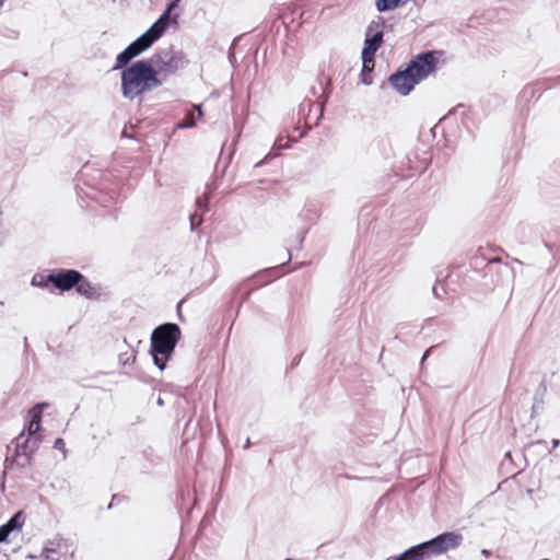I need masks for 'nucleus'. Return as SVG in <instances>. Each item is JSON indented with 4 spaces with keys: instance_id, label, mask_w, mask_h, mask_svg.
<instances>
[{
    "instance_id": "nucleus-16",
    "label": "nucleus",
    "mask_w": 560,
    "mask_h": 560,
    "mask_svg": "<svg viewBox=\"0 0 560 560\" xmlns=\"http://www.w3.org/2000/svg\"><path fill=\"white\" fill-rule=\"evenodd\" d=\"M40 429V413L34 412L31 416V420L28 421L27 425L24 428V432L27 431V435L30 438H38L37 433Z\"/></svg>"
},
{
    "instance_id": "nucleus-29",
    "label": "nucleus",
    "mask_w": 560,
    "mask_h": 560,
    "mask_svg": "<svg viewBox=\"0 0 560 560\" xmlns=\"http://www.w3.org/2000/svg\"><path fill=\"white\" fill-rule=\"evenodd\" d=\"M206 199H208V197H207ZM196 205H197V207H198L199 209H203L205 211L207 210V200H203V199H201V198H198V199L196 200Z\"/></svg>"
},
{
    "instance_id": "nucleus-9",
    "label": "nucleus",
    "mask_w": 560,
    "mask_h": 560,
    "mask_svg": "<svg viewBox=\"0 0 560 560\" xmlns=\"http://www.w3.org/2000/svg\"><path fill=\"white\" fill-rule=\"evenodd\" d=\"M82 273L74 269H59L48 275L50 283L60 291H69L77 285Z\"/></svg>"
},
{
    "instance_id": "nucleus-18",
    "label": "nucleus",
    "mask_w": 560,
    "mask_h": 560,
    "mask_svg": "<svg viewBox=\"0 0 560 560\" xmlns=\"http://www.w3.org/2000/svg\"><path fill=\"white\" fill-rule=\"evenodd\" d=\"M23 512L19 511L13 516L10 517V520L5 523V526L12 532L19 530L23 526Z\"/></svg>"
},
{
    "instance_id": "nucleus-2",
    "label": "nucleus",
    "mask_w": 560,
    "mask_h": 560,
    "mask_svg": "<svg viewBox=\"0 0 560 560\" xmlns=\"http://www.w3.org/2000/svg\"><path fill=\"white\" fill-rule=\"evenodd\" d=\"M180 328L175 323L156 326L151 334L150 354L155 366L163 371L180 339Z\"/></svg>"
},
{
    "instance_id": "nucleus-35",
    "label": "nucleus",
    "mask_w": 560,
    "mask_h": 560,
    "mask_svg": "<svg viewBox=\"0 0 560 560\" xmlns=\"http://www.w3.org/2000/svg\"><path fill=\"white\" fill-rule=\"evenodd\" d=\"M163 404H164V402H163L162 398L160 397V398L158 399V405L163 406Z\"/></svg>"
},
{
    "instance_id": "nucleus-36",
    "label": "nucleus",
    "mask_w": 560,
    "mask_h": 560,
    "mask_svg": "<svg viewBox=\"0 0 560 560\" xmlns=\"http://www.w3.org/2000/svg\"><path fill=\"white\" fill-rule=\"evenodd\" d=\"M116 497H117L116 494H115V495H113L112 501H114V500L116 499ZM112 505H113V502H110V503H109L108 509H110V508H112Z\"/></svg>"
},
{
    "instance_id": "nucleus-11",
    "label": "nucleus",
    "mask_w": 560,
    "mask_h": 560,
    "mask_svg": "<svg viewBox=\"0 0 560 560\" xmlns=\"http://www.w3.org/2000/svg\"><path fill=\"white\" fill-rule=\"evenodd\" d=\"M179 1L180 0H172L170 3H167L163 13L152 24L155 28H158L163 34L168 28L176 27L178 25V14H173V11L177 8Z\"/></svg>"
},
{
    "instance_id": "nucleus-10",
    "label": "nucleus",
    "mask_w": 560,
    "mask_h": 560,
    "mask_svg": "<svg viewBox=\"0 0 560 560\" xmlns=\"http://www.w3.org/2000/svg\"><path fill=\"white\" fill-rule=\"evenodd\" d=\"M388 80L393 88L404 96L408 95L413 90L415 85L418 84L406 68L390 74Z\"/></svg>"
},
{
    "instance_id": "nucleus-30",
    "label": "nucleus",
    "mask_w": 560,
    "mask_h": 560,
    "mask_svg": "<svg viewBox=\"0 0 560 560\" xmlns=\"http://www.w3.org/2000/svg\"><path fill=\"white\" fill-rule=\"evenodd\" d=\"M481 555L485 556V557H489L491 555V551L488 550V549H482L481 550Z\"/></svg>"
},
{
    "instance_id": "nucleus-6",
    "label": "nucleus",
    "mask_w": 560,
    "mask_h": 560,
    "mask_svg": "<svg viewBox=\"0 0 560 560\" xmlns=\"http://www.w3.org/2000/svg\"><path fill=\"white\" fill-rule=\"evenodd\" d=\"M383 25L384 20L378 16L377 20L372 21L366 28L364 47L361 52L364 68H368V63L374 62V56L383 44V32L380 30Z\"/></svg>"
},
{
    "instance_id": "nucleus-13",
    "label": "nucleus",
    "mask_w": 560,
    "mask_h": 560,
    "mask_svg": "<svg viewBox=\"0 0 560 560\" xmlns=\"http://www.w3.org/2000/svg\"><path fill=\"white\" fill-rule=\"evenodd\" d=\"M74 289L79 294L85 296L86 299H97L100 296L98 289L83 275L80 281H78L77 285H74Z\"/></svg>"
},
{
    "instance_id": "nucleus-7",
    "label": "nucleus",
    "mask_w": 560,
    "mask_h": 560,
    "mask_svg": "<svg viewBox=\"0 0 560 560\" xmlns=\"http://www.w3.org/2000/svg\"><path fill=\"white\" fill-rule=\"evenodd\" d=\"M40 438H30L22 431L15 439V452L12 462L19 467H26L31 464L32 455L38 448Z\"/></svg>"
},
{
    "instance_id": "nucleus-4",
    "label": "nucleus",
    "mask_w": 560,
    "mask_h": 560,
    "mask_svg": "<svg viewBox=\"0 0 560 560\" xmlns=\"http://www.w3.org/2000/svg\"><path fill=\"white\" fill-rule=\"evenodd\" d=\"M159 79L163 81L188 65L186 55L170 46L158 49L149 59Z\"/></svg>"
},
{
    "instance_id": "nucleus-3",
    "label": "nucleus",
    "mask_w": 560,
    "mask_h": 560,
    "mask_svg": "<svg viewBox=\"0 0 560 560\" xmlns=\"http://www.w3.org/2000/svg\"><path fill=\"white\" fill-rule=\"evenodd\" d=\"M463 541V536L455 532H446L436 537L418 544L405 550L394 560H429L448 550L456 549Z\"/></svg>"
},
{
    "instance_id": "nucleus-12",
    "label": "nucleus",
    "mask_w": 560,
    "mask_h": 560,
    "mask_svg": "<svg viewBox=\"0 0 560 560\" xmlns=\"http://www.w3.org/2000/svg\"><path fill=\"white\" fill-rule=\"evenodd\" d=\"M80 197H88L91 200L102 205L103 207H108L114 197L112 195L105 194L102 190H98L94 187H89L88 190L80 189L78 192Z\"/></svg>"
},
{
    "instance_id": "nucleus-5",
    "label": "nucleus",
    "mask_w": 560,
    "mask_h": 560,
    "mask_svg": "<svg viewBox=\"0 0 560 560\" xmlns=\"http://www.w3.org/2000/svg\"><path fill=\"white\" fill-rule=\"evenodd\" d=\"M164 34L151 25L142 35L130 43L116 57V63L113 70H119L131 62V60L150 48Z\"/></svg>"
},
{
    "instance_id": "nucleus-23",
    "label": "nucleus",
    "mask_w": 560,
    "mask_h": 560,
    "mask_svg": "<svg viewBox=\"0 0 560 560\" xmlns=\"http://www.w3.org/2000/svg\"><path fill=\"white\" fill-rule=\"evenodd\" d=\"M371 72V69H370V66L368 65V68H362V71H361V81L364 83V84H371L372 83V79L370 78L369 73Z\"/></svg>"
},
{
    "instance_id": "nucleus-1",
    "label": "nucleus",
    "mask_w": 560,
    "mask_h": 560,
    "mask_svg": "<svg viewBox=\"0 0 560 560\" xmlns=\"http://www.w3.org/2000/svg\"><path fill=\"white\" fill-rule=\"evenodd\" d=\"M121 93L125 98L135 100L163 84L156 77L152 62L148 59L137 60L121 68Z\"/></svg>"
},
{
    "instance_id": "nucleus-24",
    "label": "nucleus",
    "mask_w": 560,
    "mask_h": 560,
    "mask_svg": "<svg viewBox=\"0 0 560 560\" xmlns=\"http://www.w3.org/2000/svg\"><path fill=\"white\" fill-rule=\"evenodd\" d=\"M11 530L5 526V524L0 526V544L5 542L8 540Z\"/></svg>"
},
{
    "instance_id": "nucleus-31",
    "label": "nucleus",
    "mask_w": 560,
    "mask_h": 560,
    "mask_svg": "<svg viewBox=\"0 0 560 560\" xmlns=\"http://www.w3.org/2000/svg\"><path fill=\"white\" fill-rule=\"evenodd\" d=\"M195 109H197V110H198V115H197V116H198V117H201V116H202L201 106H200V105L195 106Z\"/></svg>"
},
{
    "instance_id": "nucleus-28",
    "label": "nucleus",
    "mask_w": 560,
    "mask_h": 560,
    "mask_svg": "<svg viewBox=\"0 0 560 560\" xmlns=\"http://www.w3.org/2000/svg\"><path fill=\"white\" fill-rule=\"evenodd\" d=\"M65 446H66L65 441L61 438H58L54 443V447L59 451L65 452Z\"/></svg>"
},
{
    "instance_id": "nucleus-20",
    "label": "nucleus",
    "mask_w": 560,
    "mask_h": 560,
    "mask_svg": "<svg viewBox=\"0 0 560 560\" xmlns=\"http://www.w3.org/2000/svg\"><path fill=\"white\" fill-rule=\"evenodd\" d=\"M50 283L48 280V275L45 276L43 273H35L32 278L31 284L33 287L46 288Z\"/></svg>"
},
{
    "instance_id": "nucleus-8",
    "label": "nucleus",
    "mask_w": 560,
    "mask_h": 560,
    "mask_svg": "<svg viewBox=\"0 0 560 560\" xmlns=\"http://www.w3.org/2000/svg\"><path fill=\"white\" fill-rule=\"evenodd\" d=\"M436 68V58L433 51H424L413 57L406 69L411 73L413 79L419 83L432 73Z\"/></svg>"
},
{
    "instance_id": "nucleus-26",
    "label": "nucleus",
    "mask_w": 560,
    "mask_h": 560,
    "mask_svg": "<svg viewBox=\"0 0 560 560\" xmlns=\"http://www.w3.org/2000/svg\"><path fill=\"white\" fill-rule=\"evenodd\" d=\"M433 294L438 298V299H442L443 295L445 294V290H444V287L440 283H436L433 289Z\"/></svg>"
},
{
    "instance_id": "nucleus-21",
    "label": "nucleus",
    "mask_w": 560,
    "mask_h": 560,
    "mask_svg": "<svg viewBox=\"0 0 560 560\" xmlns=\"http://www.w3.org/2000/svg\"><path fill=\"white\" fill-rule=\"evenodd\" d=\"M276 269H277V267H275V268H267V269L260 271L256 276V279L259 280V281L262 280L264 283H269L270 281H272L271 273H273Z\"/></svg>"
},
{
    "instance_id": "nucleus-38",
    "label": "nucleus",
    "mask_w": 560,
    "mask_h": 560,
    "mask_svg": "<svg viewBox=\"0 0 560 560\" xmlns=\"http://www.w3.org/2000/svg\"><path fill=\"white\" fill-rule=\"evenodd\" d=\"M4 1H5V0H0V7H2V5H3Z\"/></svg>"
},
{
    "instance_id": "nucleus-22",
    "label": "nucleus",
    "mask_w": 560,
    "mask_h": 560,
    "mask_svg": "<svg viewBox=\"0 0 560 560\" xmlns=\"http://www.w3.org/2000/svg\"><path fill=\"white\" fill-rule=\"evenodd\" d=\"M136 360V355L130 352H122L118 357V361L121 365H128L130 363H133Z\"/></svg>"
},
{
    "instance_id": "nucleus-33",
    "label": "nucleus",
    "mask_w": 560,
    "mask_h": 560,
    "mask_svg": "<svg viewBox=\"0 0 560 560\" xmlns=\"http://www.w3.org/2000/svg\"><path fill=\"white\" fill-rule=\"evenodd\" d=\"M250 446V440L247 439L244 445V448H248Z\"/></svg>"
},
{
    "instance_id": "nucleus-15",
    "label": "nucleus",
    "mask_w": 560,
    "mask_h": 560,
    "mask_svg": "<svg viewBox=\"0 0 560 560\" xmlns=\"http://www.w3.org/2000/svg\"><path fill=\"white\" fill-rule=\"evenodd\" d=\"M409 0H376L375 5L378 12H387L406 4Z\"/></svg>"
},
{
    "instance_id": "nucleus-27",
    "label": "nucleus",
    "mask_w": 560,
    "mask_h": 560,
    "mask_svg": "<svg viewBox=\"0 0 560 560\" xmlns=\"http://www.w3.org/2000/svg\"><path fill=\"white\" fill-rule=\"evenodd\" d=\"M275 155L271 154V153H268L262 160H260L259 162H257L255 164V167H260L265 164H267Z\"/></svg>"
},
{
    "instance_id": "nucleus-19",
    "label": "nucleus",
    "mask_w": 560,
    "mask_h": 560,
    "mask_svg": "<svg viewBox=\"0 0 560 560\" xmlns=\"http://www.w3.org/2000/svg\"><path fill=\"white\" fill-rule=\"evenodd\" d=\"M196 125V116L194 114V112H189L187 113V115L185 116L184 119H182L180 121L177 122V128L179 129H187V128H192L195 127Z\"/></svg>"
},
{
    "instance_id": "nucleus-14",
    "label": "nucleus",
    "mask_w": 560,
    "mask_h": 560,
    "mask_svg": "<svg viewBox=\"0 0 560 560\" xmlns=\"http://www.w3.org/2000/svg\"><path fill=\"white\" fill-rule=\"evenodd\" d=\"M61 544L60 540H50L48 541L42 550V557L45 560H59V548Z\"/></svg>"
},
{
    "instance_id": "nucleus-25",
    "label": "nucleus",
    "mask_w": 560,
    "mask_h": 560,
    "mask_svg": "<svg viewBox=\"0 0 560 560\" xmlns=\"http://www.w3.org/2000/svg\"><path fill=\"white\" fill-rule=\"evenodd\" d=\"M189 219H190L191 230H195L196 226L200 225L202 222L201 217L197 213L191 214Z\"/></svg>"
},
{
    "instance_id": "nucleus-37",
    "label": "nucleus",
    "mask_w": 560,
    "mask_h": 560,
    "mask_svg": "<svg viewBox=\"0 0 560 560\" xmlns=\"http://www.w3.org/2000/svg\"><path fill=\"white\" fill-rule=\"evenodd\" d=\"M121 136H122V137H127V132H126V130H122Z\"/></svg>"
},
{
    "instance_id": "nucleus-34",
    "label": "nucleus",
    "mask_w": 560,
    "mask_h": 560,
    "mask_svg": "<svg viewBox=\"0 0 560 560\" xmlns=\"http://www.w3.org/2000/svg\"><path fill=\"white\" fill-rule=\"evenodd\" d=\"M552 444H553V447H557L560 444V441L559 440H553Z\"/></svg>"
},
{
    "instance_id": "nucleus-32",
    "label": "nucleus",
    "mask_w": 560,
    "mask_h": 560,
    "mask_svg": "<svg viewBox=\"0 0 560 560\" xmlns=\"http://www.w3.org/2000/svg\"><path fill=\"white\" fill-rule=\"evenodd\" d=\"M430 350H431V349H428V350L423 353V355H422V361H423V360H425V359L428 358Z\"/></svg>"
},
{
    "instance_id": "nucleus-17",
    "label": "nucleus",
    "mask_w": 560,
    "mask_h": 560,
    "mask_svg": "<svg viewBox=\"0 0 560 560\" xmlns=\"http://www.w3.org/2000/svg\"><path fill=\"white\" fill-rule=\"evenodd\" d=\"M319 85H320V89H322V94L318 96L317 106H318V109H319V116H322L323 112H324V105H325V103L327 102V100L329 97L328 86L330 85V80L326 79L325 84H324L323 80H320Z\"/></svg>"
}]
</instances>
